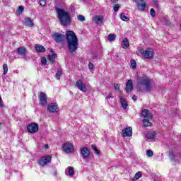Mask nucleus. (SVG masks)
<instances>
[{
  "label": "nucleus",
  "instance_id": "obj_10",
  "mask_svg": "<svg viewBox=\"0 0 181 181\" xmlns=\"http://www.w3.org/2000/svg\"><path fill=\"white\" fill-rule=\"evenodd\" d=\"M39 101L41 105L44 106L47 104V96H46V93L41 92L38 95Z\"/></svg>",
  "mask_w": 181,
  "mask_h": 181
},
{
  "label": "nucleus",
  "instance_id": "obj_29",
  "mask_svg": "<svg viewBox=\"0 0 181 181\" xmlns=\"http://www.w3.org/2000/svg\"><path fill=\"white\" fill-rule=\"evenodd\" d=\"M141 177H142V173L139 171L135 174L134 179L138 180V179H141Z\"/></svg>",
  "mask_w": 181,
  "mask_h": 181
},
{
  "label": "nucleus",
  "instance_id": "obj_39",
  "mask_svg": "<svg viewBox=\"0 0 181 181\" xmlns=\"http://www.w3.org/2000/svg\"><path fill=\"white\" fill-rule=\"evenodd\" d=\"M23 6H20L19 7H18V13H19V14H21V13H22V12H23Z\"/></svg>",
  "mask_w": 181,
  "mask_h": 181
},
{
  "label": "nucleus",
  "instance_id": "obj_46",
  "mask_svg": "<svg viewBox=\"0 0 181 181\" xmlns=\"http://www.w3.org/2000/svg\"><path fill=\"white\" fill-rule=\"evenodd\" d=\"M42 149L44 150L49 149V144H45L42 147Z\"/></svg>",
  "mask_w": 181,
  "mask_h": 181
},
{
  "label": "nucleus",
  "instance_id": "obj_6",
  "mask_svg": "<svg viewBox=\"0 0 181 181\" xmlns=\"http://www.w3.org/2000/svg\"><path fill=\"white\" fill-rule=\"evenodd\" d=\"M27 131H28L30 134H36V132L39 131V124L35 122L29 124L27 126Z\"/></svg>",
  "mask_w": 181,
  "mask_h": 181
},
{
  "label": "nucleus",
  "instance_id": "obj_14",
  "mask_svg": "<svg viewBox=\"0 0 181 181\" xmlns=\"http://www.w3.org/2000/svg\"><path fill=\"white\" fill-rule=\"evenodd\" d=\"M122 135L124 137L132 136V127H127L122 130Z\"/></svg>",
  "mask_w": 181,
  "mask_h": 181
},
{
  "label": "nucleus",
  "instance_id": "obj_32",
  "mask_svg": "<svg viewBox=\"0 0 181 181\" xmlns=\"http://www.w3.org/2000/svg\"><path fill=\"white\" fill-rule=\"evenodd\" d=\"M130 64L132 69H136V61H135V59H132L130 61Z\"/></svg>",
  "mask_w": 181,
  "mask_h": 181
},
{
  "label": "nucleus",
  "instance_id": "obj_30",
  "mask_svg": "<svg viewBox=\"0 0 181 181\" xmlns=\"http://www.w3.org/2000/svg\"><path fill=\"white\" fill-rule=\"evenodd\" d=\"M120 18L122 19V21H124V22H128V21H129V18L127 17V16H125L124 13H122L120 15Z\"/></svg>",
  "mask_w": 181,
  "mask_h": 181
},
{
  "label": "nucleus",
  "instance_id": "obj_45",
  "mask_svg": "<svg viewBox=\"0 0 181 181\" xmlns=\"http://www.w3.org/2000/svg\"><path fill=\"white\" fill-rule=\"evenodd\" d=\"M106 98H107V100H110V98H114V95L112 93H110L106 96Z\"/></svg>",
  "mask_w": 181,
  "mask_h": 181
},
{
  "label": "nucleus",
  "instance_id": "obj_23",
  "mask_svg": "<svg viewBox=\"0 0 181 181\" xmlns=\"http://www.w3.org/2000/svg\"><path fill=\"white\" fill-rule=\"evenodd\" d=\"M35 50L38 53H44V52H46V49H45V47L40 45H35Z\"/></svg>",
  "mask_w": 181,
  "mask_h": 181
},
{
  "label": "nucleus",
  "instance_id": "obj_48",
  "mask_svg": "<svg viewBox=\"0 0 181 181\" xmlns=\"http://www.w3.org/2000/svg\"><path fill=\"white\" fill-rule=\"evenodd\" d=\"M132 100H134V101H136V95H133Z\"/></svg>",
  "mask_w": 181,
  "mask_h": 181
},
{
  "label": "nucleus",
  "instance_id": "obj_20",
  "mask_svg": "<svg viewBox=\"0 0 181 181\" xmlns=\"http://www.w3.org/2000/svg\"><path fill=\"white\" fill-rule=\"evenodd\" d=\"M17 52L18 54H20L23 57H25L26 56V49H25V47H21L18 48Z\"/></svg>",
  "mask_w": 181,
  "mask_h": 181
},
{
  "label": "nucleus",
  "instance_id": "obj_35",
  "mask_svg": "<svg viewBox=\"0 0 181 181\" xmlns=\"http://www.w3.org/2000/svg\"><path fill=\"white\" fill-rule=\"evenodd\" d=\"M3 69H4V74H6L8 73V64H4L3 65Z\"/></svg>",
  "mask_w": 181,
  "mask_h": 181
},
{
  "label": "nucleus",
  "instance_id": "obj_21",
  "mask_svg": "<svg viewBox=\"0 0 181 181\" xmlns=\"http://www.w3.org/2000/svg\"><path fill=\"white\" fill-rule=\"evenodd\" d=\"M47 59L49 62H51V63H54V60L56 59V53H54L53 51H51L50 54L48 55Z\"/></svg>",
  "mask_w": 181,
  "mask_h": 181
},
{
  "label": "nucleus",
  "instance_id": "obj_4",
  "mask_svg": "<svg viewBox=\"0 0 181 181\" xmlns=\"http://www.w3.org/2000/svg\"><path fill=\"white\" fill-rule=\"evenodd\" d=\"M138 52L141 53L142 57L148 59V60H152V59H153V56H155V51L152 48H146V49H144V48H139Z\"/></svg>",
  "mask_w": 181,
  "mask_h": 181
},
{
  "label": "nucleus",
  "instance_id": "obj_15",
  "mask_svg": "<svg viewBox=\"0 0 181 181\" xmlns=\"http://www.w3.org/2000/svg\"><path fill=\"white\" fill-rule=\"evenodd\" d=\"M137 9L139 11H145L146 8V3L144 0H136V1Z\"/></svg>",
  "mask_w": 181,
  "mask_h": 181
},
{
  "label": "nucleus",
  "instance_id": "obj_49",
  "mask_svg": "<svg viewBox=\"0 0 181 181\" xmlns=\"http://www.w3.org/2000/svg\"><path fill=\"white\" fill-rule=\"evenodd\" d=\"M112 2H118V0H111Z\"/></svg>",
  "mask_w": 181,
  "mask_h": 181
},
{
  "label": "nucleus",
  "instance_id": "obj_16",
  "mask_svg": "<svg viewBox=\"0 0 181 181\" xmlns=\"http://www.w3.org/2000/svg\"><path fill=\"white\" fill-rule=\"evenodd\" d=\"M141 116L144 119H152V113L148 110L144 109L142 110Z\"/></svg>",
  "mask_w": 181,
  "mask_h": 181
},
{
  "label": "nucleus",
  "instance_id": "obj_31",
  "mask_svg": "<svg viewBox=\"0 0 181 181\" xmlns=\"http://www.w3.org/2000/svg\"><path fill=\"white\" fill-rule=\"evenodd\" d=\"M146 155L147 158H152V156H153V151L151 150H147L146 151Z\"/></svg>",
  "mask_w": 181,
  "mask_h": 181
},
{
  "label": "nucleus",
  "instance_id": "obj_41",
  "mask_svg": "<svg viewBox=\"0 0 181 181\" xmlns=\"http://www.w3.org/2000/svg\"><path fill=\"white\" fill-rule=\"evenodd\" d=\"M113 9H114L115 12H117V11H118V9H119V4H115L113 7Z\"/></svg>",
  "mask_w": 181,
  "mask_h": 181
},
{
  "label": "nucleus",
  "instance_id": "obj_1",
  "mask_svg": "<svg viewBox=\"0 0 181 181\" xmlns=\"http://www.w3.org/2000/svg\"><path fill=\"white\" fill-rule=\"evenodd\" d=\"M66 37L69 52L71 53L76 52L78 47V39L76 33L74 31L68 30L66 33Z\"/></svg>",
  "mask_w": 181,
  "mask_h": 181
},
{
  "label": "nucleus",
  "instance_id": "obj_42",
  "mask_svg": "<svg viewBox=\"0 0 181 181\" xmlns=\"http://www.w3.org/2000/svg\"><path fill=\"white\" fill-rule=\"evenodd\" d=\"M41 63H42V64H46V63H47V59H46L45 57H42L41 59Z\"/></svg>",
  "mask_w": 181,
  "mask_h": 181
},
{
  "label": "nucleus",
  "instance_id": "obj_38",
  "mask_svg": "<svg viewBox=\"0 0 181 181\" xmlns=\"http://www.w3.org/2000/svg\"><path fill=\"white\" fill-rule=\"evenodd\" d=\"M39 4L41 6H46V0H39Z\"/></svg>",
  "mask_w": 181,
  "mask_h": 181
},
{
  "label": "nucleus",
  "instance_id": "obj_24",
  "mask_svg": "<svg viewBox=\"0 0 181 181\" xmlns=\"http://www.w3.org/2000/svg\"><path fill=\"white\" fill-rule=\"evenodd\" d=\"M122 47L123 49H128L129 47V41L127 40V38H124L122 42Z\"/></svg>",
  "mask_w": 181,
  "mask_h": 181
},
{
  "label": "nucleus",
  "instance_id": "obj_5",
  "mask_svg": "<svg viewBox=\"0 0 181 181\" xmlns=\"http://www.w3.org/2000/svg\"><path fill=\"white\" fill-rule=\"evenodd\" d=\"M62 149L65 153H73L74 152V145L71 143H64L62 144Z\"/></svg>",
  "mask_w": 181,
  "mask_h": 181
},
{
  "label": "nucleus",
  "instance_id": "obj_8",
  "mask_svg": "<svg viewBox=\"0 0 181 181\" xmlns=\"http://www.w3.org/2000/svg\"><path fill=\"white\" fill-rule=\"evenodd\" d=\"M75 87L78 88V90H80V91H83V93H86L87 91V86H86V84L83 83V81L81 79H78L75 83Z\"/></svg>",
  "mask_w": 181,
  "mask_h": 181
},
{
  "label": "nucleus",
  "instance_id": "obj_40",
  "mask_svg": "<svg viewBox=\"0 0 181 181\" xmlns=\"http://www.w3.org/2000/svg\"><path fill=\"white\" fill-rule=\"evenodd\" d=\"M114 87H115V90H116V91H119V84H118V83H114Z\"/></svg>",
  "mask_w": 181,
  "mask_h": 181
},
{
  "label": "nucleus",
  "instance_id": "obj_3",
  "mask_svg": "<svg viewBox=\"0 0 181 181\" xmlns=\"http://www.w3.org/2000/svg\"><path fill=\"white\" fill-rule=\"evenodd\" d=\"M138 86H143V88H140L141 91H151L152 90V82L148 76H143L137 80Z\"/></svg>",
  "mask_w": 181,
  "mask_h": 181
},
{
  "label": "nucleus",
  "instance_id": "obj_22",
  "mask_svg": "<svg viewBox=\"0 0 181 181\" xmlns=\"http://www.w3.org/2000/svg\"><path fill=\"white\" fill-rule=\"evenodd\" d=\"M120 103L122 105V107L124 110H127L128 107V103H127V100L124 98V97H120Z\"/></svg>",
  "mask_w": 181,
  "mask_h": 181
},
{
  "label": "nucleus",
  "instance_id": "obj_34",
  "mask_svg": "<svg viewBox=\"0 0 181 181\" xmlns=\"http://www.w3.org/2000/svg\"><path fill=\"white\" fill-rule=\"evenodd\" d=\"M93 149L95 151V153H96V155H100V153H101V152L100 151L99 149H98L97 146H95V145L92 146Z\"/></svg>",
  "mask_w": 181,
  "mask_h": 181
},
{
  "label": "nucleus",
  "instance_id": "obj_36",
  "mask_svg": "<svg viewBox=\"0 0 181 181\" xmlns=\"http://www.w3.org/2000/svg\"><path fill=\"white\" fill-rule=\"evenodd\" d=\"M62 76V70H58L56 74V78L59 80Z\"/></svg>",
  "mask_w": 181,
  "mask_h": 181
},
{
  "label": "nucleus",
  "instance_id": "obj_19",
  "mask_svg": "<svg viewBox=\"0 0 181 181\" xmlns=\"http://www.w3.org/2000/svg\"><path fill=\"white\" fill-rule=\"evenodd\" d=\"M133 90L132 80H129L126 83V91L127 93H132Z\"/></svg>",
  "mask_w": 181,
  "mask_h": 181
},
{
  "label": "nucleus",
  "instance_id": "obj_9",
  "mask_svg": "<svg viewBox=\"0 0 181 181\" xmlns=\"http://www.w3.org/2000/svg\"><path fill=\"white\" fill-rule=\"evenodd\" d=\"M47 110L49 112H59V105H57V103H49L47 105Z\"/></svg>",
  "mask_w": 181,
  "mask_h": 181
},
{
  "label": "nucleus",
  "instance_id": "obj_17",
  "mask_svg": "<svg viewBox=\"0 0 181 181\" xmlns=\"http://www.w3.org/2000/svg\"><path fill=\"white\" fill-rule=\"evenodd\" d=\"M52 37L54 39L57 43H59V42H62L63 39H64V35L55 33L52 35Z\"/></svg>",
  "mask_w": 181,
  "mask_h": 181
},
{
  "label": "nucleus",
  "instance_id": "obj_44",
  "mask_svg": "<svg viewBox=\"0 0 181 181\" xmlns=\"http://www.w3.org/2000/svg\"><path fill=\"white\" fill-rule=\"evenodd\" d=\"M4 107V100H2V97L0 96V108Z\"/></svg>",
  "mask_w": 181,
  "mask_h": 181
},
{
  "label": "nucleus",
  "instance_id": "obj_51",
  "mask_svg": "<svg viewBox=\"0 0 181 181\" xmlns=\"http://www.w3.org/2000/svg\"><path fill=\"white\" fill-rule=\"evenodd\" d=\"M134 2H136V0H134Z\"/></svg>",
  "mask_w": 181,
  "mask_h": 181
},
{
  "label": "nucleus",
  "instance_id": "obj_7",
  "mask_svg": "<svg viewBox=\"0 0 181 181\" xmlns=\"http://www.w3.org/2000/svg\"><path fill=\"white\" fill-rule=\"evenodd\" d=\"M50 162H52V156L47 155L42 156L38 161V163L40 166H46V165L50 163Z\"/></svg>",
  "mask_w": 181,
  "mask_h": 181
},
{
  "label": "nucleus",
  "instance_id": "obj_12",
  "mask_svg": "<svg viewBox=\"0 0 181 181\" xmlns=\"http://www.w3.org/2000/svg\"><path fill=\"white\" fill-rule=\"evenodd\" d=\"M81 155L83 159H87L90 158V149L87 148V147H83L81 148Z\"/></svg>",
  "mask_w": 181,
  "mask_h": 181
},
{
  "label": "nucleus",
  "instance_id": "obj_47",
  "mask_svg": "<svg viewBox=\"0 0 181 181\" xmlns=\"http://www.w3.org/2000/svg\"><path fill=\"white\" fill-rule=\"evenodd\" d=\"M163 22L165 25H170V22H169V21H168V20H164Z\"/></svg>",
  "mask_w": 181,
  "mask_h": 181
},
{
  "label": "nucleus",
  "instance_id": "obj_27",
  "mask_svg": "<svg viewBox=\"0 0 181 181\" xmlns=\"http://www.w3.org/2000/svg\"><path fill=\"white\" fill-rule=\"evenodd\" d=\"M116 37H117V35L115 34H110L107 36V40H109V42H114Z\"/></svg>",
  "mask_w": 181,
  "mask_h": 181
},
{
  "label": "nucleus",
  "instance_id": "obj_50",
  "mask_svg": "<svg viewBox=\"0 0 181 181\" xmlns=\"http://www.w3.org/2000/svg\"><path fill=\"white\" fill-rule=\"evenodd\" d=\"M154 4H156V6H158V1L154 0Z\"/></svg>",
  "mask_w": 181,
  "mask_h": 181
},
{
  "label": "nucleus",
  "instance_id": "obj_13",
  "mask_svg": "<svg viewBox=\"0 0 181 181\" xmlns=\"http://www.w3.org/2000/svg\"><path fill=\"white\" fill-rule=\"evenodd\" d=\"M170 159L174 162H179L181 160V153H175L173 152H170L169 155Z\"/></svg>",
  "mask_w": 181,
  "mask_h": 181
},
{
  "label": "nucleus",
  "instance_id": "obj_33",
  "mask_svg": "<svg viewBox=\"0 0 181 181\" xmlns=\"http://www.w3.org/2000/svg\"><path fill=\"white\" fill-rule=\"evenodd\" d=\"M77 19L80 22H84V21H86V17H84L83 15H78L77 16Z\"/></svg>",
  "mask_w": 181,
  "mask_h": 181
},
{
  "label": "nucleus",
  "instance_id": "obj_18",
  "mask_svg": "<svg viewBox=\"0 0 181 181\" xmlns=\"http://www.w3.org/2000/svg\"><path fill=\"white\" fill-rule=\"evenodd\" d=\"M24 25L25 26H28L29 28H33L35 24L33 23V21H32V19H30V18L25 17L24 18Z\"/></svg>",
  "mask_w": 181,
  "mask_h": 181
},
{
  "label": "nucleus",
  "instance_id": "obj_28",
  "mask_svg": "<svg viewBox=\"0 0 181 181\" xmlns=\"http://www.w3.org/2000/svg\"><path fill=\"white\" fill-rule=\"evenodd\" d=\"M149 119H144L143 120V124L144 127H151V125H152V123H151V122H149Z\"/></svg>",
  "mask_w": 181,
  "mask_h": 181
},
{
  "label": "nucleus",
  "instance_id": "obj_26",
  "mask_svg": "<svg viewBox=\"0 0 181 181\" xmlns=\"http://www.w3.org/2000/svg\"><path fill=\"white\" fill-rule=\"evenodd\" d=\"M66 170H68L66 173L68 176H73L74 175V168H73V167L67 168Z\"/></svg>",
  "mask_w": 181,
  "mask_h": 181
},
{
  "label": "nucleus",
  "instance_id": "obj_37",
  "mask_svg": "<svg viewBox=\"0 0 181 181\" xmlns=\"http://www.w3.org/2000/svg\"><path fill=\"white\" fill-rule=\"evenodd\" d=\"M150 13H151V16L153 18L155 16H156V12L155 11V10L153 8H151L150 10Z\"/></svg>",
  "mask_w": 181,
  "mask_h": 181
},
{
  "label": "nucleus",
  "instance_id": "obj_25",
  "mask_svg": "<svg viewBox=\"0 0 181 181\" xmlns=\"http://www.w3.org/2000/svg\"><path fill=\"white\" fill-rule=\"evenodd\" d=\"M156 136V133L155 132H149L146 134L147 139H153Z\"/></svg>",
  "mask_w": 181,
  "mask_h": 181
},
{
  "label": "nucleus",
  "instance_id": "obj_43",
  "mask_svg": "<svg viewBox=\"0 0 181 181\" xmlns=\"http://www.w3.org/2000/svg\"><path fill=\"white\" fill-rule=\"evenodd\" d=\"M88 67H89L90 70H93L94 69V64L91 62H89Z\"/></svg>",
  "mask_w": 181,
  "mask_h": 181
},
{
  "label": "nucleus",
  "instance_id": "obj_11",
  "mask_svg": "<svg viewBox=\"0 0 181 181\" xmlns=\"http://www.w3.org/2000/svg\"><path fill=\"white\" fill-rule=\"evenodd\" d=\"M92 22L96 25H103L104 23V16H94L92 18Z\"/></svg>",
  "mask_w": 181,
  "mask_h": 181
},
{
  "label": "nucleus",
  "instance_id": "obj_2",
  "mask_svg": "<svg viewBox=\"0 0 181 181\" xmlns=\"http://www.w3.org/2000/svg\"><path fill=\"white\" fill-rule=\"evenodd\" d=\"M57 18L62 26H69L71 23L70 13L63 8H56Z\"/></svg>",
  "mask_w": 181,
  "mask_h": 181
}]
</instances>
